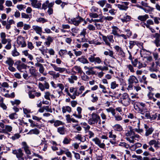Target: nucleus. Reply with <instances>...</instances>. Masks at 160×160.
<instances>
[{"mask_svg": "<svg viewBox=\"0 0 160 160\" xmlns=\"http://www.w3.org/2000/svg\"><path fill=\"white\" fill-rule=\"evenodd\" d=\"M149 18L148 15L145 14L144 15H140L138 16V19L141 21L145 22Z\"/></svg>", "mask_w": 160, "mask_h": 160, "instance_id": "obj_32", "label": "nucleus"}, {"mask_svg": "<svg viewBox=\"0 0 160 160\" xmlns=\"http://www.w3.org/2000/svg\"><path fill=\"white\" fill-rule=\"evenodd\" d=\"M126 68L131 72H135L134 69L133 68V66L131 64L127 65L126 66Z\"/></svg>", "mask_w": 160, "mask_h": 160, "instance_id": "obj_53", "label": "nucleus"}, {"mask_svg": "<svg viewBox=\"0 0 160 160\" xmlns=\"http://www.w3.org/2000/svg\"><path fill=\"white\" fill-rule=\"evenodd\" d=\"M113 128L115 131L121 132L123 130L122 127L119 124H117L115 125Z\"/></svg>", "mask_w": 160, "mask_h": 160, "instance_id": "obj_30", "label": "nucleus"}, {"mask_svg": "<svg viewBox=\"0 0 160 160\" xmlns=\"http://www.w3.org/2000/svg\"><path fill=\"white\" fill-rule=\"evenodd\" d=\"M78 60L83 64H88L89 63L88 60L84 56H82L78 58Z\"/></svg>", "mask_w": 160, "mask_h": 160, "instance_id": "obj_28", "label": "nucleus"}, {"mask_svg": "<svg viewBox=\"0 0 160 160\" xmlns=\"http://www.w3.org/2000/svg\"><path fill=\"white\" fill-rule=\"evenodd\" d=\"M115 50L116 53L118 55L122 58H124L126 57L125 53L123 49L118 45H116L113 47Z\"/></svg>", "mask_w": 160, "mask_h": 160, "instance_id": "obj_11", "label": "nucleus"}, {"mask_svg": "<svg viewBox=\"0 0 160 160\" xmlns=\"http://www.w3.org/2000/svg\"><path fill=\"white\" fill-rule=\"evenodd\" d=\"M85 132L88 133V134L86 135V136H88L89 138L94 137V133L92 131L89 130L85 131Z\"/></svg>", "mask_w": 160, "mask_h": 160, "instance_id": "obj_44", "label": "nucleus"}, {"mask_svg": "<svg viewBox=\"0 0 160 160\" xmlns=\"http://www.w3.org/2000/svg\"><path fill=\"white\" fill-rule=\"evenodd\" d=\"M91 97L92 98L91 102L93 103L97 102L98 100V97L96 96V95L94 94H92Z\"/></svg>", "mask_w": 160, "mask_h": 160, "instance_id": "obj_43", "label": "nucleus"}, {"mask_svg": "<svg viewBox=\"0 0 160 160\" xmlns=\"http://www.w3.org/2000/svg\"><path fill=\"white\" fill-rule=\"evenodd\" d=\"M54 4V2H49V0H47L42 4V9L46 10L48 8L47 12L49 15H51L53 13L52 7Z\"/></svg>", "mask_w": 160, "mask_h": 160, "instance_id": "obj_5", "label": "nucleus"}, {"mask_svg": "<svg viewBox=\"0 0 160 160\" xmlns=\"http://www.w3.org/2000/svg\"><path fill=\"white\" fill-rule=\"evenodd\" d=\"M81 77L82 79L84 81H88L89 79V77L83 72L82 74L81 75Z\"/></svg>", "mask_w": 160, "mask_h": 160, "instance_id": "obj_41", "label": "nucleus"}, {"mask_svg": "<svg viewBox=\"0 0 160 160\" xmlns=\"http://www.w3.org/2000/svg\"><path fill=\"white\" fill-rule=\"evenodd\" d=\"M17 43L19 45H21L22 48L25 47L26 46L27 44L25 41L24 38L21 36H18L17 38Z\"/></svg>", "mask_w": 160, "mask_h": 160, "instance_id": "obj_13", "label": "nucleus"}, {"mask_svg": "<svg viewBox=\"0 0 160 160\" xmlns=\"http://www.w3.org/2000/svg\"><path fill=\"white\" fill-rule=\"evenodd\" d=\"M108 51H105L104 52V54L106 56L109 55L110 57L112 58L116 59L115 56L114 55V53L113 51L111 50L110 49H108Z\"/></svg>", "mask_w": 160, "mask_h": 160, "instance_id": "obj_21", "label": "nucleus"}, {"mask_svg": "<svg viewBox=\"0 0 160 160\" xmlns=\"http://www.w3.org/2000/svg\"><path fill=\"white\" fill-rule=\"evenodd\" d=\"M3 100L2 98L0 99V107L2 108L4 110H6L7 108V107L6 105L3 103Z\"/></svg>", "mask_w": 160, "mask_h": 160, "instance_id": "obj_54", "label": "nucleus"}, {"mask_svg": "<svg viewBox=\"0 0 160 160\" xmlns=\"http://www.w3.org/2000/svg\"><path fill=\"white\" fill-rule=\"evenodd\" d=\"M118 98L119 100V102L124 106H128L130 104L131 102H134V101L131 99L129 95L127 93H119L118 96Z\"/></svg>", "mask_w": 160, "mask_h": 160, "instance_id": "obj_2", "label": "nucleus"}, {"mask_svg": "<svg viewBox=\"0 0 160 160\" xmlns=\"http://www.w3.org/2000/svg\"><path fill=\"white\" fill-rule=\"evenodd\" d=\"M65 154L67 156L70 158V159H71L72 158V155L71 153L69 151L68 149H67L65 151Z\"/></svg>", "mask_w": 160, "mask_h": 160, "instance_id": "obj_59", "label": "nucleus"}, {"mask_svg": "<svg viewBox=\"0 0 160 160\" xmlns=\"http://www.w3.org/2000/svg\"><path fill=\"white\" fill-rule=\"evenodd\" d=\"M68 79L70 83H74V80H77L78 77L75 75H72L71 76L70 78H69Z\"/></svg>", "mask_w": 160, "mask_h": 160, "instance_id": "obj_36", "label": "nucleus"}, {"mask_svg": "<svg viewBox=\"0 0 160 160\" xmlns=\"http://www.w3.org/2000/svg\"><path fill=\"white\" fill-rule=\"evenodd\" d=\"M144 129L145 132V135L146 137L148 136L151 135L154 130V128L151 126L144 124Z\"/></svg>", "mask_w": 160, "mask_h": 160, "instance_id": "obj_12", "label": "nucleus"}, {"mask_svg": "<svg viewBox=\"0 0 160 160\" xmlns=\"http://www.w3.org/2000/svg\"><path fill=\"white\" fill-rule=\"evenodd\" d=\"M5 63L9 66H13L14 64V61L13 59L10 57L7 58V60L5 62Z\"/></svg>", "mask_w": 160, "mask_h": 160, "instance_id": "obj_29", "label": "nucleus"}, {"mask_svg": "<svg viewBox=\"0 0 160 160\" xmlns=\"http://www.w3.org/2000/svg\"><path fill=\"white\" fill-rule=\"evenodd\" d=\"M128 128L129 129V130L125 134V135L127 137L131 136L132 135H133L134 134V129H133L132 127L131 126H129Z\"/></svg>", "mask_w": 160, "mask_h": 160, "instance_id": "obj_24", "label": "nucleus"}, {"mask_svg": "<svg viewBox=\"0 0 160 160\" xmlns=\"http://www.w3.org/2000/svg\"><path fill=\"white\" fill-rule=\"evenodd\" d=\"M88 123L90 125L97 124L98 123L99 125L101 124V121L99 116L95 113H92L91 117L88 120Z\"/></svg>", "mask_w": 160, "mask_h": 160, "instance_id": "obj_4", "label": "nucleus"}, {"mask_svg": "<svg viewBox=\"0 0 160 160\" xmlns=\"http://www.w3.org/2000/svg\"><path fill=\"white\" fill-rule=\"evenodd\" d=\"M112 29L111 34H113L114 36H116L117 37L118 36L119 34L118 33V31H120V30L119 29V28L115 26H113L112 27Z\"/></svg>", "mask_w": 160, "mask_h": 160, "instance_id": "obj_23", "label": "nucleus"}, {"mask_svg": "<svg viewBox=\"0 0 160 160\" xmlns=\"http://www.w3.org/2000/svg\"><path fill=\"white\" fill-rule=\"evenodd\" d=\"M12 153L16 155L18 158L23 156L24 154L22 152V151L21 148H19L17 150H13Z\"/></svg>", "mask_w": 160, "mask_h": 160, "instance_id": "obj_18", "label": "nucleus"}, {"mask_svg": "<svg viewBox=\"0 0 160 160\" xmlns=\"http://www.w3.org/2000/svg\"><path fill=\"white\" fill-rule=\"evenodd\" d=\"M77 111L78 112V114H77L76 112H75L72 115L76 118L78 119L81 118L82 117V108L80 107H78L77 108Z\"/></svg>", "mask_w": 160, "mask_h": 160, "instance_id": "obj_17", "label": "nucleus"}, {"mask_svg": "<svg viewBox=\"0 0 160 160\" xmlns=\"http://www.w3.org/2000/svg\"><path fill=\"white\" fill-rule=\"evenodd\" d=\"M136 41H130L129 42V48L130 49H132L134 46L136 45Z\"/></svg>", "mask_w": 160, "mask_h": 160, "instance_id": "obj_62", "label": "nucleus"}, {"mask_svg": "<svg viewBox=\"0 0 160 160\" xmlns=\"http://www.w3.org/2000/svg\"><path fill=\"white\" fill-rule=\"evenodd\" d=\"M95 54H93V55H90L88 58L89 61L91 62H94L95 64H100L102 63V61L99 57H95Z\"/></svg>", "mask_w": 160, "mask_h": 160, "instance_id": "obj_10", "label": "nucleus"}, {"mask_svg": "<svg viewBox=\"0 0 160 160\" xmlns=\"http://www.w3.org/2000/svg\"><path fill=\"white\" fill-rule=\"evenodd\" d=\"M99 35L102 36V40L106 45L110 46H111L110 43H113L114 42L113 36L112 35L109 34L107 36H106L103 35L100 32H99Z\"/></svg>", "mask_w": 160, "mask_h": 160, "instance_id": "obj_6", "label": "nucleus"}, {"mask_svg": "<svg viewBox=\"0 0 160 160\" xmlns=\"http://www.w3.org/2000/svg\"><path fill=\"white\" fill-rule=\"evenodd\" d=\"M72 141V139L69 137L66 136L64 138L62 143L64 145H68L71 143Z\"/></svg>", "mask_w": 160, "mask_h": 160, "instance_id": "obj_27", "label": "nucleus"}, {"mask_svg": "<svg viewBox=\"0 0 160 160\" xmlns=\"http://www.w3.org/2000/svg\"><path fill=\"white\" fill-rule=\"evenodd\" d=\"M40 133V131L38 129L35 128L31 130L28 132L27 133V134H34L36 135Z\"/></svg>", "mask_w": 160, "mask_h": 160, "instance_id": "obj_33", "label": "nucleus"}, {"mask_svg": "<svg viewBox=\"0 0 160 160\" xmlns=\"http://www.w3.org/2000/svg\"><path fill=\"white\" fill-rule=\"evenodd\" d=\"M134 107L136 110L143 115H144L148 110L147 105L145 103L142 102H135L134 104Z\"/></svg>", "mask_w": 160, "mask_h": 160, "instance_id": "obj_3", "label": "nucleus"}, {"mask_svg": "<svg viewBox=\"0 0 160 160\" xmlns=\"http://www.w3.org/2000/svg\"><path fill=\"white\" fill-rule=\"evenodd\" d=\"M57 132L61 135H64L66 131L64 126L59 127L57 129Z\"/></svg>", "mask_w": 160, "mask_h": 160, "instance_id": "obj_35", "label": "nucleus"}, {"mask_svg": "<svg viewBox=\"0 0 160 160\" xmlns=\"http://www.w3.org/2000/svg\"><path fill=\"white\" fill-rule=\"evenodd\" d=\"M12 54L13 57L18 56L20 54L17 50L16 48L15 47L14 49L12 51Z\"/></svg>", "mask_w": 160, "mask_h": 160, "instance_id": "obj_57", "label": "nucleus"}, {"mask_svg": "<svg viewBox=\"0 0 160 160\" xmlns=\"http://www.w3.org/2000/svg\"><path fill=\"white\" fill-rule=\"evenodd\" d=\"M12 126L8 125H6L5 126L4 129L6 132L5 134H7L8 132H11L12 130Z\"/></svg>", "mask_w": 160, "mask_h": 160, "instance_id": "obj_47", "label": "nucleus"}, {"mask_svg": "<svg viewBox=\"0 0 160 160\" xmlns=\"http://www.w3.org/2000/svg\"><path fill=\"white\" fill-rule=\"evenodd\" d=\"M65 124V123L59 120H55L54 124L55 127H57L59 126L63 125Z\"/></svg>", "mask_w": 160, "mask_h": 160, "instance_id": "obj_40", "label": "nucleus"}, {"mask_svg": "<svg viewBox=\"0 0 160 160\" xmlns=\"http://www.w3.org/2000/svg\"><path fill=\"white\" fill-rule=\"evenodd\" d=\"M92 141L94 142L95 144L97 145L100 148L103 149L105 148V144L103 142L101 143V140L98 138L96 137L93 138Z\"/></svg>", "mask_w": 160, "mask_h": 160, "instance_id": "obj_14", "label": "nucleus"}, {"mask_svg": "<svg viewBox=\"0 0 160 160\" xmlns=\"http://www.w3.org/2000/svg\"><path fill=\"white\" fill-rule=\"evenodd\" d=\"M147 52V51L146 50L143 48H142L140 51V55L141 57L144 58H146V57Z\"/></svg>", "mask_w": 160, "mask_h": 160, "instance_id": "obj_49", "label": "nucleus"}, {"mask_svg": "<svg viewBox=\"0 0 160 160\" xmlns=\"http://www.w3.org/2000/svg\"><path fill=\"white\" fill-rule=\"evenodd\" d=\"M95 68V67H88L85 66L84 67V69L88 70L86 72V73L87 75H94L96 74V72L93 70Z\"/></svg>", "mask_w": 160, "mask_h": 160, "instance_id": "obj_15", "label": "nucleus"}, {"mask_svg": "<svg viewBox=\"0 0 160 160\" xmlns=\"http://www.w3.org/2000/svg\"><path fill=\"white\" fill-rule=\"evenodd\" d=\"M147 22V28H150V25H153L154 24V22L151 19H148L146 21Z\"/></svg>", "mask_w": 160, "mask_h": 160, "instance_id": "obj_61", "label": "nucleus"}, {"mask_svg": "<svg viewBox=\"0 0 160 160\" xmlns=\"http://www.w3.org/2000/svg\"><path fill=\"white\" fill-rule=\"evenodd\" d=\"M151 38L153 40V42L157 47H160V34L158 33H155L151 35Z\"/></svg>", "mask_w": 160, "mask_h": 160, "instance_id": "obj_8", "label": "nucleus"}, {"mask_svg": "<svg viewBox=\"0 0 160 160\" xmlns=\"http://www.w3.org/2000/svg\"><path fill=\"white\" fill-rule=\"evenodd\" d=\"M44 110H45L47 112L52 113V111L51 108V107H49V106H43Z\"/></svg>", "mask_w": 160, "mask_h": 160, "instance_id": "obj_58", "label": "nucleus"}, {"mask_svg": "<svg viewBox=\"0 0 160 160\" xmlns=\"http://www.w3.org/2000/svg\"><path fill=\"white\" fill-rule=\"evenodd\" d=\"M128 85L127 88L128 90H132L134 86L138 82V81L137 78L134 75L130 76L128 79Z\"/></svg>", "mask_w": 160, "mask_h": 160, "instance_id": "obj_7", "label": "nucleus"}, {"mask_svg": "<svg viewBox=\"0 0 160 160\" xmlns=\"http://www.w3.org/2000/svg\"><path fill=\"white\" fill-rule=\"evenodd\" d=\"M75 138L77 140L80 141L81 142H84L86 141V138L82 135L78 134L75 137Z\"/></svg>", "mask_w": 160, "mask_h": 160, "instance_id": "obj_25", "label": "nucleus"}, {"mask_svg": "<svg viewBox=\"0 0 160 160\" xmlns=\"http://www.w3.org/2000/svg\"><path fill=\"white\" fill-rule=\"evenodd\" d=\"M131 16L127 15V13H126L125 16L123 17V18L121 19V20L123 23H127L128 22H129L131 20Z\"/></svg>", "mask_w": 160, "mask_h": 160, "instance_id": "obj_22", "label": "nucleus"}, {"mask_svg": "<svg viewBox=\"0 0 160 160\" xmlns=\"http://www.w3.org/2000/svg\"><path fill=\"white\" fill-rule=\"evenodd\" d=\"M138 128H135V130L138 133H141L143 132V130L142 129L140 128V121H138L137 122Z\"/></svg>", "mask_w": 160, "mask_h": 160, "instance_id": "obj_46", "label": "nucleus"}, {"mask_svg": "<svg viewBox=\"0 0 160 160\" xmlns=\"http://www.w3.org/2000/svg\"><path fill=\"white\" fill-rule=\"evenodd\" d=\"M68 51L66 49H61L59 52V54L61 57H63L68 53Z\"/></svg>", "mask_w": 160, "mask_h": 160, "instance_id": "obj_45", "label": "nucleus"}, {"mask_svg": "<svg viewBox=\"0 0 160 160\" xmlns=\"http://www.w3.org/2000/svg\"><path fill=\"white\" fill-rule=\"evenodd\" d=\"M106 0H101L98 2L97 3L100 6L103 7L106 3Z\"/></svg>", "mask_w": 160, "mask_h": 160, "instance_id": "obj_55", "label": "nucleus"}, {"mask_svg": "<svg viewBox=\"0 0 160 160\" xmlns=\"http://www.w3.org/2000/svg\"><path fill=\"white\" fill-rule=\"evenodd\" d=\"M50 65L55 71L59 72H56L54 71H51L48 72L49 74L52 76L53 78L56 80L60 77V74L59 73H63L66 70L65 68L58 67L55 64L51 63Z\"/></svg>", "mask_w": 160, "mask_h": 160, "instance_id": "obj_1", "label": "nucleus"}, {"mask_svg": "<svg viewBox=\"0 0 160 160\" xmlns=\"http://www.w3.org/2000/svg\"><path fill=\"white\" fill-rule=\"evenodd\" d=\"M29 72L31 75L34 77H36L37 76L38 72L35 68L32 66L29 69Z\"/></svg>", "mask_w": 160, "mask_h": 160, "instance_id": "obj_26", "label": "nucleus"}, {"mask_svg": "<svg viewBox=\"0 0 160 160\" xmlns=\"http://www.w3.org/2000/svg\"><path fill=\"white\" fill-rule=\"evenodd\" d=\"M142 146V144L140 143L137 142L135 144L132 145L130 148L132 150H135L137 148L141 147Z\"/></svg>", "mask_w": 160, "mask_h": 160, "instance_id": "obj_38", "label": "nucleus"}, {"mask_svg": "<svg viewBox=\"0 0 160 160\" xmlns=\"http://www.w3.org/2000/svg\"><path fill=\"white\" fill-rule=\"evenodd\" d=\"M84 21V19L78 15L76 18H73L70 19L69 22L76 26H78L79 24Z\"/></svg>", "mask_w": 160, "mask_h": 160, "instance_id": "obj_9", "label": "nucleus"}, {"mask_svg": "<svg viewBox=\"0 0 160 160\" xmlns=\"http://www.w3.org/2000/svg\"><path fill=\"white\" fill-rule=\"evenodd\" d=\"M62 111L63 113H65L66 112L70 113L72 111V108L69 106H63L62 108Z\"/></svg>", "mask_w": 160, "mask_h": 160, "instance_id": "obj_31", "label": "nucleus"}, {"mask_svg": "<svg viewBox=\"0 0 160 160\" xmlns=\"http://www.w3.org/2000/svg\"><path fill=\"white\" fill-rule=\"evenodd\" d=\"M132 65L134 67H137V65L139 62V61L137 58L135 59L134 60H132L131 61Z\"/></svg>", "mask_w": 160, "mask_h": 160, "instance_id": "obj_63", "label": "nucleus"}, {"mask_svg": "<svg viewBox=\"0 0 160 160\" xmlns=\"http://www.w3.org/2000/svg\"><path fill=\"white\" fill-rule=\"evenodd\" d=\"M106 110L107 112H111L112 116L114 115L115 114H116V109L112 107H110L109 108H107Z\"/></svg>", "mask_w": 160, "mask_h": 160, "instance_id": "obj_37", "label": "nucleus"}, {"mask_svg": "<svg viewBox=\"0 0 160 160\" xmlns=\"http://www.w3.org/2000/svg\"><path fill=\"white\" fill-rule=\"evenodd\" d=\"M72 71L73 74H76L77 73L82 75L83 72L80 66H74L72 68Z\"/></svg>", "mask_w": 160, "mask_h": 160, "instance_id": "obj_16", "label": "nucleus"}, {"mask_svg": "<svg viewBox=\"0 0 160 160\" xmlns=\"http://www.w3.org/2000/svg\"><path fill=\"white\" fill-rule=\"evenodd\" d=\"M16 7L19 11H21L24 10V9L26 8V6L25 5L23 4H18L17 5Z\"/></svg>", "mask_w": 160, "mask_h": 160, "instance_id": "obj_51", "label": "nucleus"}, {"mask_svg": "<svg viewBox=\"0 0 160 160\" xmlns=\"http://www.w3.org/2000/svg\"><path fill=\"white\" fill-rule=\"evenodd\" d=\"M9 87V85L7 82H3L2 84L0 82V88L1 90L2 89L4 88H8Z\"/></svg>", "mask_w": 160, "mask_h": 160, "instance_id": "obj_60", "label": "nucleus"}, {"mask_svg": "<svg viewBox=\"0 0 160 160\" xmlns=\"http://www.w3.org/2000/svg\"><path fill=\"white\" fill-rule=\"evenodd\" d=\"M27 65L23 63H22L19 66L17 67V69L20 72H22L21 71L22 69H26Z\"/></svg>", "mask_w": 160, "mask_h": 160, "instance_id": "obj_42", "label": "nucleus"}, {"mask_svg": "<svg viewBox=\"0 0 160 160\" xmlns=\"http://www.w3.org/2000/svg\"><path fill=\"white\" fill-rule=\"evenodd\" d=\"M140 7L146 13H148L150 12H152L154 9L153 8L149 6L146 7V8H144L142 6H140Z\"/></svg>", "mask_w": 160, "mask_h": 160, "instance_id": "obj_34", "label": "nucleus"}, {"mask_svg": "<svg viewBox=\"0 0 160 160\" xmlns=\"http://www.w3.org/2000/svg\"><path fill=\"white\" fill-rule=\"evenodd\" d=\"M81 124L83 126V128H84L85 131L89 130L90 128V127L86 122L81 123Z\"/></svg>", "mask_w": 160, "mask_h": 160, "instance_id": "obj_50", "label": "nucleus"}, {"mask_svg": "<svg viewBox=\"0 0 160 160\" xmlns=\"http://www.w3.org/2000/svg\"><path fill=\"white\" fill-rule=\"evenodd\" d=\"M36 21L37 22H38L39 23H42L48 22V20L47 19H46L44 18H38L36 20Z\"/></svg>", "mask_w": 160, "mask_h": 160, "instance_id": "obj_56", "label": "nucleus"}, {"mask_svg": "<svg viewBox=\"0 0 160 160\" xmlns=\"http://www.w3.org/2000/svg\"><path fill=\"white\" fill-rule=\"evenodd\" d=\"M54 38L50 36H48L46 38V41L44 42V45L48 47L50 46L51 43L54 40Z\"/></svg>", "mask_w": 160, "mask_h": 160, "instance_id": "obj_20", "label": "nucleus"}, {"mask_svg": "<svg viewBox=\"0 0 160 160\" xmlns=\"http://www.w3.org/2000/svg\"><path fill=\"white\" fill-rule=\"evenodd\" d=\"M113 116L114 117L115 120L116 121H119L122 119V117L119 115L118 113L117 114H115Z\"/></svg>", "mask_w": 160, "mask_h": 160, "instance_id": "obj_52", "label": "nucleus"}, {"mask_svg": "<svg viewBox=\"0 0 160 160\" xmlns=\"http://www.w3.org/2000/svg\"><path fill=\"white\" fill-rule=\"evenodd\" d=\"M21 137V135L18 133L14 134L13 136L11 138L13 140H15L16 139H18L19 138Z\"/></svg>", "mask_w": 160, "mask_h": 160, "instance_id": "obj_64", "label": "nucleus"}, {"mask_svg": "<svg viewBox=\"0 0 160 160\" xmlns=\"http://www.w3.org/2000/svg\"><path fill=\"white\" fill-rule=\"evenodd\" d=\"M118 8L121 10L126 11L128 8L127 6H125L124 5L118 4L117 5Z\"/></svg>", "mask_w": 160, "mask_h": 160, "instance_id": "obj_39", "label": "nucleus"}, {"mask_svg": "<svg viewBox=\"0 0 160 160\" xmlns=\"http://www.w3.org/2000/svg\"><path fill=\"white\" fill-rule=\"evenodd\" d=\"M32 28L36 33L40 35H41L43 32L42 28L41 27L38 26L34 25L32 26Z\"/></svg>", "mask_w": 160, "mask_h": 160, "instance_id": "obj_19", "label": "nucleus"}, {"mask_svg": "<svg viewBox=\"0 0 160 160\" xmlns=\"http://www.w3.org/2000/svg\"><path fill=\"white\" fill-rule=\"evenodd\" d=\"M111 88L112 89H115L116 88L118 87L119 86V84H117L116 81L112 82L110 84Z\"/></svg>", "mask_w": 160, "mask_h": 160, "instance_id": "obj_48", "label": "nucleus"}]
</instances>
